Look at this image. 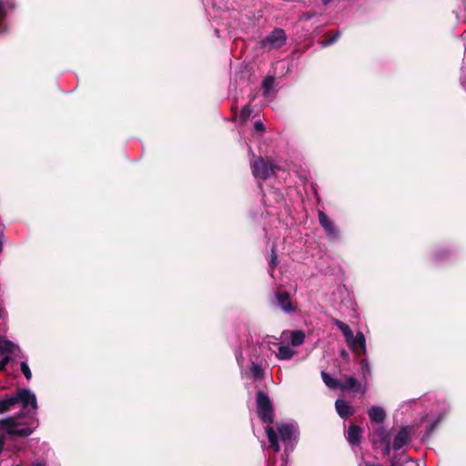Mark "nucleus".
<instances>
[{"label": "nucleus", "mask_w": 466, "mask_h": 466, "mask_svg": "<svg viewBox=\"0 0 466 466\" xmlns=\"http://www.w3.org/2000/svg\"><path fill=\"white\" fill-rule=\"evenodd\" d=\"M331 1H332V0H322V2H323L324 4H329V2H331Z\"/></svg>", "instance_id": "f704fd0d"}, {"label": "nucleus", "mask_w": 466, "mask_h": 466, "mask_svg": "<svg viewBox=\"0 0 466 466\" xmlns=\"http://www.w3.org/2000/svg\"><path fill=\"white\" fill-rule=\"evenodd\" d=\"M278 168L270 161L263 157H258L252 164V174L256 178L267 179L274 175L275 170Z\"/></svg>", "instance_id": "20e7f679"}, {"label": "nucleus", "mask_w": 466, "mask_h": 466, "mask_svg": "<svg viewBox=\"0 0 466 466\" xmlns=\"http://www.w3.org/2000/svg\"><path fill=\"white\" fill-rule=\"evenodd\" d=\"M361 365H362V369L363 370L365 369L367 370V372L370 373V366H369L368 361L367 360H363Z\"/></svg>", "instance_id": "7c9ffc66"}, {"label": "nucleus", "mask_w": 466, "mask_h": 466, "mask_svg": "<svg viewBox=\"0 0 466 466\" xmlns=\"http://www.w3.org/2000/svg\"><path fill=\"white\" fill-rule=\"evenodd\" d=\"M278 432L280 440L284 445L288 448L293 445V441L297 438V428L292 423H281L277 426Z\"/></svg>", "instance_id": "0eeeda50"}, {"label": "nucleus", "mask_w": 466, "mask_h": 466, "mask_svg": "<svg viewBox=\"0 0 466 466\" xmlns=\"http://www.w3.org/2000/svg\"><path fill=\"white\" fill-rule=\"evenodd\" d=\"M305 335L302 331L294 330L290 333V341L293 346H299L304 342Z\"/></svg>", "instance_id": "aec40b11"}, {"label": "nucleus", "mask_w": 466, "mask_h": 466, "mask_svg": "<svg viewBox=\"0 0 466 466\" xmlns=\"http://www.w3.org/2000/svg\"><path fill=\"white\" fill-rule=\"evenodd\" d=\"M462 86H463V88H464V89H466V86H465V84H462Z\"/></svg>", "instance_id": "4c0bfd02"}, {"label": "nucleus", "mask_w": 466, "mask_h": 466, "mask_svg": "<svg viewBox=\"0 0 466 466\" xmlns=\"http://www.w3.org/2000/svg\"><path fill=\"white\" fill-rule=\"evenodd\" d=\"M335 407L338 414L341 418H348L354 411L353 408L343 400H337L335 402Z\"/></svg>", "instance_id": "2eb2a0df"}, {"label": "nucleus", "mask_w": 466, "mask_h": 466, "mask_svg": "<svg viewBox=\"0 0 466 466\" xmlns=\"http://www.w3.org/2000/svg\"><path fill=\"white\" fill-rule=\"evenodd\" d=\"M2 32H4V29H1V28H0V33H2Z\"/></svg>", "instance_id": "58836bf2"}, {"label": "nucleus", "mask_w": 466, "mask_h": 466, "mask_svg": "<svg viewBox=\"0 0 466 466\" xmlns=\"http://www.w3.org/2000/svg\"><path fill=\"white\" fill-rule=\"evenodd\" d=\"M361 430L356 425H350L346 433V439L350 445H358L361 439Z\"/></svg>", "instance_id": "f8f14e48"}, {"label": "nucleus", "mask_w": 466, "mask_h": 466, "mask_svg": "<svg viewBox=\"0 0 466 466\" xmlns=\"http://www.w3.org/2000/svg\"><path fill=\"white\" fill-rule=\"evenodd\" d=\"M32 466H46V464L42 461H36L33 462Z\"/></svg>", "instance_id": "2f4dec72"}, {"label": "nucleus", "mask_w": 466, "mask_h": 466, "mask_svg": "<svg viewBox=\"0 0 466 466\" xmlns=\"http://www.w3.org/2000/svg\"><path fill=\"white\" fill-rule=\"evenodd\" d=\"M365 466H379L377 463L365 462Z\"/></svg>", "instance_id": "72a5a7b5"}, {"label": "nucleus", "mask_w": 466, "mask_h": 466, "mask_svg": "<svg viewBox=\"0 0 466 466\" xmlns=\"http://www.w3.org/2000/svg\"><path fill=\"white\" fill-rule=\"evenodd\" d=\"M462 86H463V88H464V89H466V86H465V84H462Z\"/></svg>", "instance_id": "c9c22d12"}, {"label": "nucleus", "mask_w": 466, "mask_h": 466, "mask_svg": "<svg viewBox=\"0 0 466 466\" xmlns=\"http://www.w3.org/2000/svg\"><path fill=\"white\" fill-rule=\"evenodd\" d=\"M319 220L328 236L334 238L338 237V229L324 212L319 211Z\"/></svg>", "instance_id": "1a4fd4ad"}, {"label": "nucleus", "mask_w": 466, "mask_h": 466, "mask_svg": "<svg viewBox=\"0 0 466 466\" xmlns=\"http://www.w3.org/2000/svg\"><path fill=\"white\" fill-rule=\"evenodd\" d=\"M277 264H278L277 253L274 249H272L271 256H270V262H269L270 268H273L274 267L277 266Z\"/></svg>", "instance_id": "cd10ccee"}, {"label": "nucleus", "mask_w": 466, "mask_h": 466, "mask_svg": "<svg viewBox=\"0 0 466 466\" xmlns=\"http://www.w3.org/2000/svg\"><path fill=\"white\" fill-rule=\"evenodd\" d=\"M368 413L371 421L381 423L385 420L386 414L381 407L373 406Z\"/></svg>", "instance_id": "dca6fc26"}, {"label": "nucleus", "mask_w": 466, "mask_h": 466, "mask_svg": "<svg viewBox=\"0 0 466 466\" xmlns=\"http://www.w3.org/2000/svg\"><path fill=\"white\" fill-rule=\"evenodd\" d=\"M250 373L254 380H261L264 377V370L261 365L258 363H252L250 365Z\"/></svg>", "instance_id": "412c9836"}, {"label": "nucleus", "mask_w": 466, "mask_h": 466, "mask_svg": "<svg viewBox=\"0 0 466 466\" xmlns=\"http://www.w3.org/2000/svg\"><path fill=\"white\" fill-rule=\"evenodd\" d=\"M410 429L408 426H403L399 431L398 434L395 436L393 440L392 448L396 451L400 450L403 446H405L410 439Z\"/></svg>", "instance_id": "9d476101"}, {"label": "nucleus", "mask_w": 466, "mask_h": 466, "mask_svg": "<svg viewBox=\"0 0 466 466\" xmlns=\"http://www.w3.org/2000/svg\"><path fill=\"white\" fill-rule=\"evenodd\" d=\"M21 404L22 411L15 416L0 419V453L8 439L25 438L38 427L37 400L29 389H20L15 394L0 399V413Z\"/></svg>", "instance_id": "f257e3e1"}, {"label": "nucleus", "mask_w": 466, "mask_h": 466, "mask_svg": "<svg viewBox=\"0 0 466 466\" xmlns=\"http://www.w3.org/2000/svg\"><path fill=\"white\" fill-rule=\"evenodd\" d=\"M333 323L343 333L349 347L353 351H355L357 354H360V352L363 354L366 353V339L364 334L361 331L357 332V334L354 336L350 328L341 320L333 319Z\"/></svg>", "instance_id": "f03ea898"}, {"label": "nucleus", "mask_w": 466, "mask_h": 466, "mask_svg": "<svg viewBox=\"0 0 466 466\" xmlns=\"http://www.w3.org/2000/svg\"><path fill=\"white\" fill-rule=\"evenodd\" d=\"M254 128H255L257 131H264L265 127H264V124H263L261 121H257V122H255V124H254Z\"/></svg>", "instance_id": "c756f323"}, {"label": "nucleus", "mask_w": 466, "mask_h": 466, "mask_svg": "<svg viewBox=\"0 0 466 466\" xmlns=\"http://www.w3.org/2000/svg\"><path fill=\"white\" fill-rule=\"evenodd\" d=\"M0 352L6 356H9L10 354L16 356L17 353H20V349L12 341L0 339Z\"/></svg>", "instance_id": "ddd939ff"}, {"label": "nucleus", "mask_w": 466, "mask_h": 466, "mask_svg": "<svg viewBox=\"0 0 466 466\" xmlns=\"http://www.w3.org/2000/svg\"><path fill=\"white\" fill-rule=\"evenodd\" d=\"M333 323L343 333L349 347L353 351H355L357 354H360V352L363 354L366 353V339L364 334L361 331L357 332V334L354 336L350 328L341 320L333 319Z\"/></svg>", "instance_id": "7ed1b4c3"}, {"label": "nucleus", "mask_w": 466, "mask_h": 466, "mask_svg": "<svg viewBox=\"0 0 466 466\" xmlns=\"http://www.w3.org/2000/svg\"><path fill=\"white\" fill-rule=\"evenodd\" d=\"M275 78L273 76H267L262 82L263 94L266 96L270 95V91L274 86Z\"/></svg>", "instance_id": "4be33fe9"}, {"label": "nucleus", "mask_w": 466, "mask_h": 466, "mask_svg": "<svg viewBox=\"0 0 466 466\" xmlns=\"http://www.w3.org/2000/svg\"><path fill=\"white\" fill-rule=\"evenodd\" d=\"M374 445H378L379 441L384 444L383 454L389 455L390 452V438L387 431L384 429H379L373 437Z\"/></svg>", "instance_id": "9b49d317"}, {"label": "nucleus", "mask_w": 466, "mask_h": 466, "mask_svg": "<svg viewBox=\"0 0 466 466\" xmlns=\"http://www.w3.org/2000/svg\"><path fill=\"white\" fill-rule=\"evenodd\" d=\"M251 112H252V110H251L250 106L248 105L245 106L241 110L240 118L243 121H246L249 117Z\"/></svg>", "instance_id": "a878e982"}, {"label": "nucleus", "mask_w": 466, "mask_h": 466, "mask_svg": "<svg viewBox=\"0 0 466 466\" xmlns=\"http://www.w3.org/2000/svg\"><path fill=\"white\" fill-rule=\"evenodd\" d=\"M265 431H266V433H267V436H268V439L269 441L270 448H272L275 452L279 451L278 436H277V433L275 432L273 427L268 425L266 427Z\"/></svg>", "instance_id": "f3484780"}, {"label": "nucleus", "mask_w": 466, "mask_h": 466, "mask_svg": "<svg viewBox=\"0 0 466 466\" xmlns=\"http://www.w3.org/2000/svg\"><path fill=\"white\" fill-rule=\"evenodd\" d=\"M14 8L12 0H0V24L9 10Z\"/></svg>", "instance_id": "6ab92c4d"}, {"label": "nucleus", "mask_w": 466, "mask_h": 466, "mask_svg": "<svg viewBox=\"0 0 466 466\" xmlns=\"http://www.w3.org/2000/svg\"><path fill=\"white\" fill-rule=\"evenodd\" d=\"M274 346H278V351H275L269 347V350L276 353V357L279 360H290L294 356V350L288 345H281L273 343Z\"/></svg>", "instance_id": "4468645a"}, {"label": "nucleus", "mask_w": 466, "mask_h": 466, "mask_svg": "<svg viewBox=\"0 0 466 466\" xmlns=\"http://www.w3.org/2000/svg\"><path fill=\"white\" fill-rule=\"evenodd\" d=\"M321 377L327 387L329 389H340V381L337 379L332 378L329 374L325 371H321Z\"/></svg>", "instance_id": "a211bd4d"}, {"label": "nucleus", "mask_w": 466, "mask_h": 466, "mask_svg": "<svg viewBox=\"0 0 466 466\" xmlns=\"http://www.w3.org/2000/svg\"><path fill=\"white\" fill-rule=\"evenodd\" d=\"M391 466H394V465H391Z\"/></svg>", "instance_id": "ea45409f"}, {"label": "nucleus", "mask_w": 466, "mask_h": 466, "mask_svg": "<svg viewBox=\"0 0 466 466\" xmlns=\"http://www.w3.org/2000/svg\"><path fill=\"white\" fill-rule=\"evenodd\" d=\"M256 400L258 406V413L261 420L264 422L272 423L273 409L268 396L263 391H258Z\"/></svg>", "instance_id": "39448f33"}, {"label": "nucleus", "mask_w": 466, "mask_h": 466, "mask_svg": "<svg viewBox=\"0 0 466 466\" xmlns=\"http://www.w3.org/2000/svg\"><path fill=\"white\" fill-rule=\"evenodd\" d=\"M10 360V356H5L0 360V370H3L5 369L7 363Z\"/></svg>", "instance_id": "c85d7f7f"}, {"label": "nucleus", "mask_w": 466, "mask_h": 466, "mask_svg": "<svg viewBox=\"0 0 466 466\" xmlns=\"http://www.w3.org/2000/svg\"><path fill=\"white\" fill-rule=\"evenodd\" d=\"M20 369H21V371L24 374V376L26 378V380H31L32 373H31L30 368L26 361L21 362Z\"/></svg>", "instance_id": "393cba45"}, {"label": "nucleus", "mask_w": 466, "mask_h": 466, "mask_svg": "<svg viewBox=\"0 0 466 466\" xmlns=\"http://www.w3.org/2000/svg\"><path fill=\"white\" fill-rule=\"evenodd\" d=\"M462 86H463V88H464V89H466V86H465V84H462Z\"/></svg>", "instance_id": "e433bc0d"}, {"label": "nucleus", "mask_w": 466, "mask_h": 466, "mask_svg": "<svg viewBox=\"0 0 466 466\" xmlns=\"http://www.w3.org/2000/svg\"><path fill=\"white\" fill-rule=\"evenodd\" d=\"M287 41V35L283 29H274L265 39L261 42V46L268 49H277L284 46Z\"/></svg>", "instance_id": "423d86ee"}, {"label": "nucleus", "mask_w": 466, "mask_h": 466, "mask_svg": "<svg viewBox=\"0 0 466 466\" xmlns=\"http://www.w3.org/2000/svg\"><path fill=\"white\" fill-rule=\"evenodd\" d=\"M443 418V414H440L437 419H435L434 420H432L428 426H427V430H426V432L428 435H431L435 427L438 425V423L442 420Z\"/></svg>", "instance_id": "b1692460"}, {"label": "nucleus", "mask_w": 466, "mask_h": 466, "mask_svg": "<svg viewBox=\"0 0 466 466\" xmlns=\"http://www.w3.org/2000/svg\"><path fill=\"white\" fill-rule=\"evenodd\" d=\"M340 35L339 32H336L332 36L329 37L328 39L324 40L322 42V46H327L331 44H333Z\"/></svg>", "instance_id": "bb28decb"}, {"label": "nucleus", "mask_w": 466, "mask_h": 466, "mask_svg": "<svg viewBox=\"0 0 466 466\" xmlns=\"http://www.w3.org/2000/svg\"><path fill=\"white\" fill-rule=\"evenodd\" d=\"M312 16H313V15H312V14H310V13H307V14H304V15H302V18H304V19H310Z\"/></svg>", "instance_id": "473e14b6"}, {"label": "nucleus", "mask_w": 466, "mask_h": 466, "mask_svg": "<svg viewBox=\"0 0 466 466\" xmlns=\"http://www.w3.org/2000/svg\"><path fill=\"white\" fill-rule=\"evenodd\" d=\"M358 382L354 377H348L344 382H340V390H352L357 386Z\"/></svg>", "instance_id": "5701e85b"}, {"label": "nucleus", "mask_w": 466, "mask_h": 466, "mask_svg": "<svg viewBox=\"0 0 466 466\" xmlns=\"http://www.w3.org/2000/svg\"><path fill=\"white\" fill-rule=\"evenodd\" d=\"M274 303L288 314L294 313L297 309L296 306L292 304L289 293L286 291L276 294Z\"/></svg>", "instance_id": "6e6552de"}]
</instances>
